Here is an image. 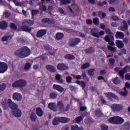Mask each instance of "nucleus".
Returning a JSON list of instances; mask_svg holds the SVG:
<instances>
[{"label": "nucleus", "mask_w": 130, "mask_h": 130, "mask_svg": "<svg viewBox=\"0 0 130 130\" xmlns=\"http://www.w3.org/2000/svg\"><path fill=\"white\" fill-rule=\"evenodd\" d=\"M15 55L20 57V58H25L31 54V50L27 47H23L16 50L14 53Z\"/></svg>", "instance_id": "f257e3e1"}, {"label": "nucleus", "mask_w": 130, "mask_h": 130, "mask_svg": "<svg viewBox=\"0 0 130 130\" xmlns=\"http://www.w3.org/2000/svg\"><path fill=\"white\" fill-rule=\"evenodd\" d=\"M8 104L10 106V108L12 109L13 115L15 117H21L22 116V111L20 109L18 108V105L12 101V100H8Z\"/></svg>", "instance_id": "f03ea898"}, {"label": "nucleus", "mask_w": 130, "mask_h": 130, "mask_svg": "<svg viewBox=\"0 0 130 130\" xmlns=\"http://www.w3.org/2000/svg\"><path fill=\"white\" fill-rule=\"evenodd\" d=\"M27 85V81L24 79H19L12 84L13 88H24Z\"/></svg>", "instance_id": "7ed1b4c3"}, {"label": "nucleus", "mask_w": 130, "mask_h": 130, "mask_svg": "<svg viewBox=\"0 0 130 130\" xmlns=\"http://www.w3.org/2000/svg\"><path fill=\"white\" fill-rule=\"evenodd\" d=\"M124 121V120L119 116L113 117L109 119V122L114 124H121L123 123Z\"/></svg>", "instance_id": "20e7f679"}, {"label": "nucleus", "mask_w": 130, "mask_h": 130, "mask_svg": "<svg viewBox=\"0 0 130 130\" xmlns=\"http://www.w3.org/2000/svg\"><path fill=\"white\" fill-rule=\"evenodd\" d=\"M111 108L113 111L118 112L123 109V106L121 104H114L111 106Z\"/></svg>", "instance_id": "39448f33"}, {"label": "nucleus", "mask_w": 130, "mask_h": 130, "mask_svg": "<svg viewBox=\"0 0 130 130\" xmlns=\"http://www.w3.org/2000/svg\"><path fill=\"white\" fill-rule=\"evenodd\" d=\"M8 69H9L8 64L6 62L0 61V74H4V73H6V71H8Z\"/></svg>", "instance_id": "423d86ee"}, {"label": "nucleus", "mask_w": 130, "mask_h": 130, "mask_svg": "<svg viewBox=\"0 0 130 130\" xmlns=\"http://www.w3.org/2000/svg\"><path fill=\"white\" fill-rule=\"evenodd\" d=\"M81 42V40L79 38L73 39L70 42L69 45L74 47V46H76V45H78L79 43Z\"/></svg>", "instance_id": "0eeeda50"}, {"label": "nucleus", "mask_w": 130, "mask_h": 130, "mask_svg": "<svg viewBox=\"0 0 130 130\" xmlns=\"http://www.w3.org/2000/svg\"><path fill=\"white\" fill-rule=\"evenodd\" d=\"M57 69L59 71H66L69 69V67L63 63H59L57 66Z\"/></svg>", "instance_id": "6e6552de"}, {"label": "nucleus", "mask_w": 130, "mask_h": 130, "mask_svg": "<svg viewBox=\"0 0 130 130\" xmlns=\"http://www.w3.org/2000/svg\"><path fill=\"white\" fill-rule=\"evenodd\" d=\"M48 107L52 111L56 112L57 111V107H56V104L55 103H50L48 105Z\"/></svg>", "instance_id": "1a4fd4ad"}, {"label": "nucleus", "mask_w": 130, "mask_h": 130, "mask_svg": "<svg viewBox=\"0 0 130 130\" xmlns=\"http://www.w3.org/2000/svg\"><path fill=\"white\" fill-rule=\"evenodd\" d=\"M126 88H128V89H130V84L128 83H126L125 84V87L124 88V92H120V95L122 96H124L125 97L126 95L128 94L127 90H126Z\"/></svg>", "instance_id": "9d476101"}, {"label": "nucleus", "mask_w": 130, "mask_h": 130, "mask_svg": "<svg viewBox=\"0 0 130 130\" xmlns=\"http://www.w3.org/2000/svg\"><path fill=\"white\" fill-rule=\"evenodd\" d=\"M13 98L14 100H17V101H21L22 100V94L18 92H15L13 94Z\"/></svg>", "instance_id": "9b49d317"}, {"label": "nucleus", "mask_w": 130, "mask_h": 130, "mask_svg": "<svg viewBox=\"0 0 130 130\" xmlns=\"http://www.w3.org/2000/svg\"><path fill=\"white\" fill-rule=\"evenodd\" d=\"M46 69L49 72L51 73H55L56 72V69L53 65L48 64L46 66Z\"/></svg>", "instance_id": "f8f14e48"}, {"label": "nucleus", "mask_w": 130, "mask_h": 130, "mask_svg": "<svg viewBox=\"0 0 130 130\" xmlns=\"http://www.w3.org/2000/svg\"><path fill=\"white\" fill-rule=\"evenodd\" d=\"M128 70H129V66H126L124 68L123 70L120 71L119 72V75L122 79H123L124 78L123 77V75L126 73V72H128Z\"/></svg>", "instance_id": "ddd939ff"}, {"label": "nucleus", "mask_w": 130, "mask_h": 130, "mask_svg": "<svg viewBox=\"0 0 130 130\" xmlns=\"http://www.w3.org/2000/svg\"><path fill=\"white\" fill-rule=\"evenodd\" d=\"M57 107L60 111H62L64 109V104L62 101H58L57 102Z\"/></svg>", "instance_id": "4468645a"}, {"label": "nucleus", "mask_w": 130, "mask_h": 130, "mask_svg": "<svg viewBox=\"0 0 130 130\" xmlns=\"http://www.w3.org/2000/svg\"><path fill=\"white\" fill-rule=\"evenodd\" d=\"M106 97H108L109 99H111V98H114L116 100H118V96H116V95L111 93V92H108L104 93Z\"/></svg>", "instance_id": "2eb2a0df"}, {"label": "nucleus", "mask_w": 130, "mask_h": 130, "mask_svg": "<svg viewBox=\"0 0 130 130\" xmlns=\"http://www.w3.org/2000/svg\"><path fill=\"white\" fill-rule=\"evenodd\" d=\"M53 90H57V91L60 92V93H62V92H63V91H64V88L56 84H54L53 85Z\"/></svg>", "instance_id": "dca6fc26"}, {"label": "nucleus", "mask_w": 130, "mask_h": 130, "mask_svg": "<svg viewBox=\"0 0 130 130\" xmlns=\"http://www.w3.org/2000/svg\"><path fill=\"white\" fill-rule=\"evenodd\" d=\"M36 113L37 115L39 117H41L43 116V114H44V113L43 112V110H42V109L40 108H37L36 109Z\"/></svg>", "instance_id": "f3484780"}, {"label": "nucleus", "mask_w": 130, "mask_h": 130, "mask_svg": "<svg viewBox=\"0 0 130 130\" xmlns=\"http://www.w3.org/2000/svg\"><path fill=\"white\" fill-rule=\"evenodd\" d=\"M91 35L92 36H94V37H96L97 38H99L100 36L98 34V28H93L91 30Z\"/></svg>", "instance_id": "a211bd4d"}, {"label": "nucleus", "mask_w": 130, "mask_h": 130, "mask_svg": "<svg viewBox=\"0 0 130 130\" xmlns=\"http://www.w3.org/2000/svg\"><path fill=\"white\" fill-rule=\"evenodd\" d=\"M42 23H48L49 24H54L55 22L51 18H44L42 20Z\"/></svg>", "instance_id": "6ab92c4d"}, {"label": "nucleus", "mask_w": 130, "mask_h": 130, "mask_svg": "<svg viewBox=\"0 0 130 130\" xmlns=\"http://www.w3.org/2000/svg\"><path fill=\"white\" fill-rule=\"evenodd\" d=\"M115 37L117 39H123L124 38V34L120 31H117L115 35Z\"/></svg>", "instance_id": "aec40b11"}, {"label": "nucleus", "mask_w": 130, "mask_h": 130, "mask_svg": "<svg viewBox=\"0 0 130 130\" xmlns=\"http://www.w3.org/2000/svg\"><path fill=\"white\" fill-rule=\"evenodd\" d=\"M59 120L60 122H61L62 123H67V122H69V121L71 120V119L63 117H59Z\"/></svg>", "instance_id": "412c9836"}, {"label": "nucleus", "mask_w": 130, "mask_h": 130, "mask_svg": "<svg viewBox=\"0 0 130 130\" xmlns=\"http://www.w3.org/2000/svg\"><path fill=\"white\" fill-rule=\"evenodd\" d=\"M46 34V30L42 29L40 30L37 34V36L39 38L42 37V36H44Z\"/></svg>", "instance_id": "4be33fe9"}, {"label": "nucleus", "mask_w": 130, "mask_h": 130, "mask_svg": "<svg viewBox=\"0 0 130 130\" xmlns=\"http://www.w3.org/2000/svg\"><path fill=\"white\" fill-rule=\"evenodd\" d=\"M8 27V22L7 21L3 20L0 22V28L1 29H6Z\"/></svg>", "instance_id": "5701e85b"}, {"label": "nucleus", "mask_w": 130, "mask_h": 130, "mask_svg": "<svg viewBox=\"0 0 130 130\" xmlns=\"http://www.w3.org/2000/svg\"><path fill=\"white\" fill-rule=\"evenodd\" d=\"M116 44L118 48H123L124 47V44L120 40H117Z\"/></svg>", "instance_id": "b1692460"}, {"label": "nucleus", "mask_w": 130, "mask_h": 130, "mask_svg": "<svg viewBox=\"0 0 130 130\" xmlns=\"http://www.w3.org/2000/svg\"><path fill=\"white\" fill-rule=\"evenodd\" d=\"M128 28L127 23L125 21H123V25L121 26L120 30L121 31H125Z\"/></svg>", "instance_id": "393cba45"}, {"label": "nucleus", "mask_w": 130, "mask_h": 130, "mask_svg": "<svg viewBox=\"0 0 130 130\" xmlns=\"http://www.w3.org/2000/svg\"><path fill=\"white\" fill-rule=\"evenodd\" d=\"M84 52L85 53H88V54H91V53H94L95 52V49L92 47H90L84 50Z\"/></svg>", "instance_id": "a878e982"}, {"label": "nucleus", "mask_w": 130, "mask_h": 130, "mask_svg": "<svg viewBox=\"0 0 130 130\" xmlns=\"http://www.w3.org/2000/svg\"><path fill=\"white\" fill-rule=\"evenodd\" d=\"M55 79L57 80V83H59V84H63V80L61 79L60 75L57 74L55 76Z\"/></svg>", "instance_id": "bb28decb"}, {"label": "nucleus", "mask_w": 130, "mask_h": 130, "mask_svg": "<svg viewBox=\"0 0 130 130\" xmlns=\"http://www.w3.org/2000/svg\"><path fill=\"white\" fill-rule=\"evenodd\" d=\"M105 32L107 33V34H109V35L111 36V40H114V38H113V34H112L111 30H110V29L106 28L105 29Z\"/></svg>", "instance_id": "cd10ccee"}, {"label": "nucleus", "mask_w": 130, "mask_h": 130, "mask_svg": "<svg viewBox=\"0 0 130 130\" xmlns=\"http://www.w3.org/2000/svg\"><path fill=\"white\" fill-rule=\"evenodd\" d=\"M33 21L31 20H24L23 21V24H24V25H26L27 26H32V25H33Z\"/></svg>", "instance_id": "c85d7f7f"}, {"label": "nucleus", "mask_w": 130, "mask_h": 130, "mask_svg": "<svg viewBox=\"0 0 130 130\" xmlns=\"http://www.w3.org/2000/svg\"><path fill=\"white\" fill-rule=\"evenodd\" d=\"M63 38V34L58 32L56 35V39L57 40H60L61 39H62Z\"/></svg>", "instance_id": "c756f323"}, {"label": "nucleus", "mask_w": 130, "mask_h": 130, "mask_svg": "<svg viewBox=\"0 0 130 130\" xmlns=\"http://www.w3.org/2000/svg\"><path fill=\"white\" fill-rule=\"evenodd\" d=\"M59 122H60L59 121V118L56 117L53 120L52 123H53V125H57V124H58V123H59Z\"/></svg>", "instance_id": "7c9ffc66"}, {"label": "nucleus", "mask_w": 130, "mask_h": 130, "mask_svg": "<svg viewBox=\"0 0 130 130\" xmlns=\"http://www.w3.org/2000/svg\"><path fill=\"white\" fill-rule=\"evenodd\" d=\"M30 119L32 121H36V119H37V116H36V114H35L34 113H32L30 114Z\"/></svg>", "instance_id": "2f4dec72"}, {"label": "nucleus", "mask_w": 130, "mask_h": 130, "mask_svg": "<svg viewBox=\"0 0 130 130\" xmlns=\"http://www.w3.org/2000/svg\"><path fill=\"white\" fill-rule=\"evenodd\" d=\"M71 130H83V127H79L77 125H72Z\"/></svg>", "instance_id": "473e14b6"}, {"label": "nucleus", "mask_w": 130, "mask_h": 130, "mask_svg": "<svg viewBox=\"0 0 130 130\" xmlns=\"http://www.w3.org/2000/svg\"><path fill=\"white\" fill-rule=\"evenodd\" d=\"M21 29L23 31H25V32H30V31H31V28L28 27L26 25L22 26Z\"/></svg>", "instance_id": "72a5a7b5"}, {"label": "nucleus", "mask_w": 130, "mask_h": 130, "mask_svg": "<svg viewBox=\"0 0 130 130\" xmlns=\"http://www.w3.org/2000/svg\"><path fill=\"white\" fill-rule=\"evenodd\" d=\"M64 58H67V59H75V56L71 54H67L64 56Z\"/></svg>", "instance_id": "f704fd0d"}, {"label": "nucleus", "mask_w": 130, "mask_h": 130, "mask_svg": "<svg viewBox=\"0 0 130 130\" xmlns=\"http://www.w3.org/2000/svg\"><path fill=\"white\" fill-rule=\"evenodd\" d=\"M49 97L51 99H55L57 97V93L55 92H51L49 94Z\"/></svg>", "instance_id": "c9c22d12"}, {"label": "nucleus", "mask_w": 130, "mask_h": 130, "mask_svg": "<svg viewBox=\"0 0 130 130\" xmlns=\"http://www.w3.org/2000/svg\"><path fill=\"white\" fill-rule=\"evenodd\" d=\"M98 16L102 19H103V18H105L106 14H105V13L101 12V11H99L98 12Z\"/></svg>", "instance_id": "e433bc0d"}, {"label": "nucleus", "mask_w": 130, "mask_h": 130, "mask_svg": "<svg viewBox=\"0 0 130 130\" xmlns=\"http://www.w3.org/2000/svg\"><path fill=\"white\" fill-rule=\"evenodd\" d=\"M95 115L98 117H100L102 115V113L101 112V111L100 109H98L95 111Z\"/></svg>", "instance_id": "4c0bfd02"}, {"label": "nucleus", "mask_w": 130, "mask_h": 130, "mask_svg": "<svg viewBox=\"0 0 130 130\" xmlns=\"http://www.w3.org/2000/svg\"><path fill=\"white\" fill-rule=\"evenodd\" d=\"M30 68H31V64L29 62H27L25 64L24 70H25V71H28Z\"/></svg>", "instance_id": "58836bf2"}, {"label": "nucleus", "mask_w": 130, "mask_h": 130, "mask_svg": "<svg viewBox=\"0 0 130 130\" xmlns=\"http://www.w3.org/2000/svg\"><path fill=\"white\" fill-rule=\"evenodd\" d=\"M113 82L115 85H118V84L120 83V80L118 77H116L114 79H113Z\"/></svg>", "instance_id": "ea45409f"}, {"label": "nucleus", "mask_w": 130, "mask_h": 130, "mask_svg": "<svg viewBox=\"0 0 130 130\" xmlns=\"http://www.w3.org/2000/svg\"><path fill=\"white\" fill-rule=\"evenodd\" d=\"M61 5H68L71 4V0H62L60 2Z\"/></svg>", "instance_id": "a19ab883"}, {"label": "nucleus", "mask_w": 130, "mask_h": 130, "mask_svg": "<svg viewBox=\"0 0 130 130\" xmlns=\"http://www.w3.org/2000/svg\"><path fill=\"white\" fill-rule=\"evenodd\" d=\"M6 89V84L3 83L2 85H0V92H3Z\"/></svg>", "instance_id": "79ce46f5"}, {"label": "nucleus", "mask_w": 130, "mask_h": 130, "mask_svg": "<svg viewBox=\"0 0 130 130\" xmlns=\"http://www.w3.org/2000/svg\"><path fill=\"white\" fill-rule=\"evenodd\" d=\"M9 38H10L9 36H4V37H2V41L3 42H5L6 41H8V40H9Z\"/></svg>", "instance_id": "37998d69"}, {"label": "nucleus", "mask_w": 130, "mask_h": 130, "mask_svg": "<svg viewBox=\"0 0 130 130\" xmlns=\"http://www.w3.org/2000/svg\"><path fill=\"white\" fill-rule=\"evenodd\" d=\"M93 23L95 24V25H98V24H99V19H98V18L95 17L93 18Z\"/></svg>", "instance_id": "c03bdc74"}, {"label": "nucleus", "mask_w": 130, "mask_h": 130, "mask_svg": "<svg viewBox=\"0 0 130 130\" xmlns=\"http://www.w3.org/2000/svg\"><path fill=\"white\" fill-rule=\"evenodd\" d=\"M89 67H90V64L89 63H86L83 64L81 66V68L82 69H87V68H89Z\"/></svg>", "instance_id": "a18cd8bd"}, {"label": "nucleus", "mask_w": 130, "mask_h": 130, "mask_svg": "<svg viewBox=\"0 0 130 130\" xmlns=\"http://www.w3.org/2000/svg\"><path fill=\"white\" fill-rule=\"evenodd\" d=\"M108 49L109 50H111V51H116V48H115L111 46H108Z\"/></svg>", "instance_id": "49530a36"}, {"label": "nucleus", "mask_w": 130, "mask_h": 130, "mask_svg": "<svg viewBox=\"0 0 130 130\" xmlns=\"http://www.w3.org/2000/svg\"><path fill=\"white\" fill-rule=\"evenodd\" d=\"M110 37H109L108 36H106L105 37V41H106V42H109V41H110V40H111V36H110Z\"/></svg>", "instance_id": "de8ad7c7"}, {"label": "nucleus", "mask_w": 130, "mask_h": 130, "mask_svg": "<svg viewBox=\"0 0 130 130\" xmlns=\"http://www.w3.org/2000/svg\"><path fill=\"white\" fill-rule=\"evenodd\" d=\"M13 3L15 4L17 6L21 7L22 6V3L16 1V0H13Z\"/></svg>", "instance_id": "09e8293b"}, {"label": "nucleus", "mask_w": 130, "mask_h": 130, "mask_svg": "<svg viewBox=\"0 0 130 130\" xmlns=\"http://www.w3.org/2000/svg\"><path fill=\"white\" fill-rule=\"evenodd\" d=\"M10 26L11 29H17V25H16L15 23H10Z\"/></svg>", "instance_id": "8fccbe9b"}, {"label": "nucleus", "mask_w": 130, "mask_h": 130, "mask_svg": "<svg viewBox=\"0 0 130 130\" xmlns=\"http://www.w3.org/2000/svg\"><path fill=\"white\" fill-rule=\"evenodd\" d=\"M4 17H5V18H9V17H10V16H11V13L5 11L4 13Z\"/></svg>", "instance_id": "3c124183"}, {"label": "nucleus", "mask_w": 130, "mask_h": 130, "mask_svg": "<svg viewBox=\"0 0 130 130\" xmlns=\"http://www.w3.org/2000/svg\"><path fill=\"white\" fill-rule=\"evenodd\" d=\"M82 119H83V118H82V116H79L76 118V120L77 123H80Z\"/></svg>", "instance_id": "603ef678"}, {"label": "nucleus", "mask_w": 130, "mask_h": 130, "mask_svg": "<svg viewBox=\"0 0 130 130\" xmlns=\"http://www.w3.org/2000/svg\"><path fill=\"white\" fill-rule=\"evenodd\" d=\"M94 72H95V69H91L88 71V74L90 76H93L94 75Z\"/></svg>", "instance_id": "864d4df0"}, {"label": "nucleus", "mask_w": 130, "mask_h": 130, "mask_svg": "<svg viewBox=\"0 0 130 130\" xmlns=\"http://www.w3.org/2000/svg\"><path fill=\"white\" fill-rule=\"evenodd\" d=\"M72 77L71 76H68L66 77V81L67 83H71V82H72Z\"/></svg>", "instance_id": "5fc2aeb1"}, {"label": "nucleus", "mask_w": 130, "mask_h": 130, "mask_svg": "<svg viewBox=\"0 0 130 130\" xmlns=\"http://www.w3.org/2000/svg\"><path fill=\"white\" fill-rule=\"evenodd\" d=\"M101 129L102 130H108V126H106L105 125H102Z\"/></svg>", "instance_id": "6e6d98bb"}, {"label": "nucleus", "mask_w": 130, "mask_h": 130, "mask_svg": "<svg viewBox=\"0 0 130 130\" xmlns=\"http://www.w3.org/2000/svg\"><path fill=\"white\" fill-rule=\"evenodd\" d=\"M109 61H110V63H111L112 66H113L114 64V62H115V60H114L113 58H110Z\"/></svg>", "instance_id": "4d7b16f0"}, {"label": "nucleus", "mask_w": 130, "mask_h": 130, "mask_svg": "<svg viewBox=\"0 0 130 130\" xmlns=\"http://www.w3.org/2000/svg\"><path fill=\"white\" fill-rule=\"evenodd\" d=\"M81 86L82 87V89H85V88H86V83L84 81H81Z\"/></svg>", "instance_id": "13d9d810"}, {"label": "nucleus", "mask_w": 130, "mask_h": 130, "mask_svg": "<svg viewBox=\"0 0 130 130\" xmlns=\"http://www.w3.org/2000/svg\"><path fill=\"white\" fill-rule=\"evenodd\" d=\"M58 11L59 12V13H60V14H61V15H64V11H63V9H62V8H59L58 9Z\"/></svg>", "instance_id": "bf43d9fd"}, {"label": "nucleus", "mask_w": 130, "mask_h": 130, "mask_svg": "<svg viewBox=\"0 0 130 130\" xmlns=\"http://www.w3.org/2000/svg\"><path fill=\"white\" fill-rule=\"evenodd\" d=\"M40 8L42 11H46V7L44 5L40 6Z\"/></svg>", "instance_id": "052dcab7"}, {"label": "nucleus", "mask_w": 130, "mask_h": 130, "mask_svg": "<svg viewBox=\"0 0 130 130\" xmlns=\"http://www.w3.org/2000/svg\"><path fill=\"white\" fill-rule=\"evenodd\" d=\"M125 80H130V73L127 74L125 75Z\"/></svg>", "instance_id": "680f3d73"}, {"label": "nucleus", "mask_w": 130, "mask_h": 130, "mask_svg": "<svg viewBox=\"0 0 130 130\" xmlns=\"http://www.w3.org/2000/svg\"><path fill=\"white\" fill-rule=\"evenodd\" d=\"M111 26L112 27H117V26H118V23H117L116 22H112L111 23Z\"/></svg>", "instance_id": "e2e57ef3"}, {"label": "nucleus", "mask_w": 130, "mask_h": 130, "mask_svg": "<svg viewBox=\"0 0 130 130\" xmlns=\"http://www.w3.org/2000/svg\"><path fill=\"white\" fill-rule=\"evenodd\" d=\"M123 42H124V43L125 44H127V42H128V39L125 38L123 40Z\"/></svg>", "instance_id": "0e129e2a"}, {"label": "nucleus", "mask_w": 130, "mask_h": 130, "mask_svg": "<svg viewBox=\"0 0 130 130\" xmlns=\"http://www.w3.org/2000/svg\"><path fill=\"white\" fill-rule=\"evenodd\" d=\"M112 19L114 21H118V20H119V19L118 18V17H117V16H113L112 17Z\"/></svg>", "instance_id": "69168bd1"}, {"label": "nucleus", "mask_w": 130, "mask_h": 130, "mask_svg": "<svg viewBox=\"0 0 130 130\" xmlns=\"http://www.w3.org/2000/svg\"><path fill=\"white\" fill-rule=\"evenodd\" d=\"M86 23L87 24H92V23H93V21H92L91 19H87L86 20Z\"/></svg>", "instance_id": "338daca9"}, {"label": "nucleus", "mask_w": 130, "mask_h": 130, "mask_svg": "<svg viewBox=\"0 0 130 130\" xmlns=\"http://www.w3.org/2000/svg\"><path fill=\"white\" fill-rule=\"evenodd\" d=\"M31 13H32V16H35V15H36V14L38 13V10H33Z\"/></svg>", "instance_id": "774afa93"}]
</instances>
